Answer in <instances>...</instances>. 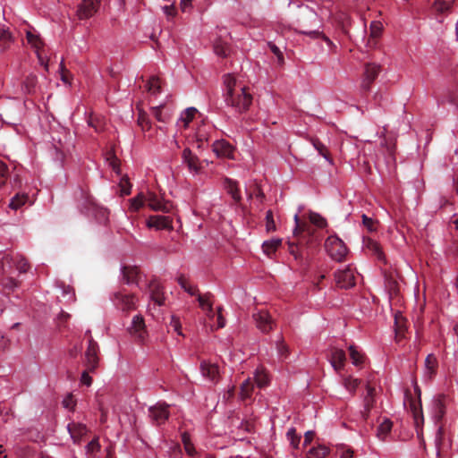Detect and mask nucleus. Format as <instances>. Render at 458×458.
<instances>
[{
  "mask_svg": "<svg viewBox=\"0 0 458 458\" xmlns=\"http://www.w3.org/2000/svg\"><path fill=\"white\" fill-rule=\"evenodd\" d=\"M392 426V421L388 419H385L377 428V437L384 440L387 434L391 431Z\"/></svg>",
  "mask_w": 458,
  "mask_h": 458,
  "instance_id": "41",
  "label": "nucleus"
},
{
  "mask_svg": "<svg viewBox=\"0 0 458 458\" xmlns=\"http://www.w3.org/2000/svg\"><path fill=\"white\" fill-rule=\"evenodd\" d=\"M325 248L328 255L335 261H342L347 254V247L344 242L335 235L327 237Z\"/></svg>",
  "mask_w": 458,
  "mask_h": 458,
  "instance_id": "4",
  "label": "nucleus"
},
{
  "mask_svg": "<svg viewBox=\"0 0 458 458\" xmlns=\"http://www.w3.org/2000/svg\"><path fill=\"white\" fill-rule=\"evenodd\" d=\"M14 267L20 274L26 273L30 267L27 260L21 255H5L2 259V271L5 274Z\"/></svg>",
  "mask_w": 458,
  "mask_h": 458,
  "instance_id": "5",
  "label": "nucleus"
},
{
  "mask_svg": "<svg viewBox=\"0 0 458 458\" xmlns=\"http://www.w3.org/2000/svg\"><path fill=\"white\" fill-rule=\"evenodd\" d=\"M224 84L226 105L240 114L246 112L252 103V96L245 85L233 74L224 76Z\"/></svg>",
  "mask_w": 458,
  "mask_h": 458,
  "instance_id": "1",
  "label": "nucleus"
},
{
  "mask_svg": "<svg viewBox=\"0 0 458 458\" xmlns=\"http://www.w3.org/2000/svg\"><path fill=\"white\" fill-rule=\"evenodd\" d=\"M268 384V377L263 369H256L253 377L246 378L241 385L240 395L242 400L250 398L255 386L259 388L265 387Z\"/></svg>",
  "mask_w": 458,
  "mask_h": 458,
  "instance_id": "3",
  "label": "nucleus"
},
{
  "mask_svg": "<svg viewBox=\"0 0 458 458\" xmlns=\"http://www.w3.org/2000/svg\"><path fill=\"white\" fill-rule=\"evenodd\" d=\"M62 403L65 409L73 411L76 405V401L74 400L73 395L69 394L64 398Z\"/></svg>",
  "mask_w": 458,
  "mask_h": 458,
  "instance_id": "55",
  "label": "nucleus"
},
{
  "mask_svg": "<svg viewBox=\"0 0 458 458\" xmlns=\"http://www.w3.org/2000/svg\"><path fill=\"white\" fill-rule=\"evenodd\" d=\"M375 403V387L368 382L366 386V394L363 396V411L361 416L364 420L369 417L370 410L373 408Z\"/></svg>",
  "mask_w": 458,
  "mask_h": 458,
  "instance_id": "19",
  "label": "nucleus"
},
{
  "mask_svg": "<svg viewBox=\"0 0 458 458\" xmlns=\"http://www.w3.org/2000/svg\"><path fill=\"white\" fill-rule=\"evenodd\" d=\"M309 219L311 224L316 225L318 228H324L327 225V220L320 216L318 213L310 212L309 216Z\"/></svg>",
  "mask_w": 458,
  "mask_h": 458,
  "instance_id": "46",
  "label": "nucleus"
},
{
  "mask_svg": "<svg viewBox=\"0 0 458 458\" xmlns=\"http://www.w3.org/2000/svg\"><path fill=\"white\" fill-rule=\"evenodd\" d=\"M214 52L217 56L225 57L229 54L228 44L221 38H217L214 42Z\"/></svg>",
  "mask_w": 458,
  "mask_h": 458,
  "instance_id": "36",
  "label": "nucleus"
},
{
  "mask_svg": "<svg viewBox=\"0 0 458 458\" xmlns=\"http://www.w3.org/2000/svg\"><path fill=\"white\" fill-rule=\"evenodd\" d=\"M276 350L279 359L284 360L288 355V347L283 341V339H279L276 341Z\"/></svg>",
  "mask_w": 458,
  "mask_h": 458,
  "instance_id": "51",
  "label": "nucleus"
},
{
  "mask_svg": "<svg viewBox=\"0 0 458 458\" xmlns=\"http://www.w3.org/2000/svg\"><path fill=\"white\" fill-rule=\"evenodd\" d=\"M151 113L154 117L160 123H166L172 115V111L169 108L164 110L163 104L152 106Z\"/></svg>",
  "mask_w": 458,
  "mask_h": 458,
  "instance_id": "29",
  "label": "nucleus"
},
{
  "mask_svg": "<svg viewBox=\"0 0 458 458\" xmlns=\"http://www.w3.org/2000/svg\"><path fill=\"white\" fill-rule=\"evenodd\" d=\"M113 302L122 310H130L136 307V299L134 295L122 292L114 293Z\"/></svg>",
  "mask_w": 458,
  "mask_h": 458,
  "instance_id": "13",
  "label": "nucleus"
},
{
  "mask_svg": "<svg viewBox=\"0 0 458 458\" xmlns=\"http://www.w3.org/2000/svg\"><path fill=\"white\" fill-rule=\"evenodd\" d=\"M101 448L99 444V439L98 437H94L88 445L85 446L86 454L89 455V458H93L94 454L98 452Z\"/></svg>",
  "mask_w": 458,
  "mask_h": 458,
  "instance_id": "42",
  "label": "nucleus"
},
{
  "mask_svg": "<svg viewBox=\"0 0 458 458\" xmlns=\"http://www.w3.org/2000/svg\"><path fill=\"white\" fill-rule=\"evenodd\" d=\"M327 357L335 371L339 372L344 368L346 355L343 349L331 347L328 351Z\"/></svg>",
  "mask_w": 458,
  "mask_h": 458,
  "instance_id": "15",
  "label": "nucleus"
},
{
  "mask_svg": "<svg viewBox=\"0 0 458 458\" xmlns=\"http://www.w3.org/2000/svg\"><path fill=\"white\" fill-rule=\"evenodd\" d=\"M11 275L12 271L8 269L5 274L2 272L1 284L4 291H14L19 287V282L15 280Z\"/></svg>",
  "mask_w": 458,
  "mask_h": 458,
  "instance_id": "31",
  "label": "nucleus"
},
{
  "mask_svg": "<svg viewBox=\"0 0 458 458\" xmlns=\"http://www.w3.org/2000/svg\"><path fill=\"white\" fill-rule=\"evenodd\" d=\"M147 225L157 230L172 228V220L167 216H150L147 220Z\"/></svg>",
  "mask_w": 458,
  "mask_h": 458,
  "instance_id": "20",
  "label": "nucleus"
},
{
  "mask_svg": "<svg viewBox=\"0 0 458 458\" xmlns=\"http://www.w3.org/2000/svg\"><path fill=\"white\" fill-rule=\"evenodd\" d=\"M197 113V109L195 107H188L186 108L180 115L177 120V126L180 129H186L189 123L193 119L194 115Z\"/></svg>",
  "mask_w": 458,
  "mask_h": 458,
  "instance_id": "28",
  "label": "nucleus"
},
{
  "mask_svg": "<svg viewBox=\"0 0 458 458\" xmlns=\"http://www.w3.org/2000/svg\"><path fill=\"white\" fill-rule=\"evenodd\" d=\"M182 442L184 445L186 453L189 455L193 456L196 454V450L193 444L191 443V437L187 432L182 434Z\"/></svg>",
  "mask_w": 458,
  "mask_h": 458,
  "instance_id": "45",
  "label": "nucleus"
},
{
  "mask_svg": "<svg viewBox=\"0 0 458 458\" xmlns=\"http://www.w3.org/2000/svg\"><path fill=\"white\" fill-rule=\"evenodd\" d=\"M148 92L151 96H157L161 92V82L159 78L151 77L147 83Z\"/></svg>",
  "mask_w": 458,
  "mask_h": 458,
  "instance_id": "40",
  "label": "nucleus"
},
{
  "mask_svg": "<svg viewBox=\"0 0 458 458\" xmlns=\"http://www.w3.org/2000/svg\"><path fill=\"white\" fill-rule=\"evenodd\" d=\"M286 438L290 442V445L297 449L299 447L301 442V436H298L296 433L295 428H290L286 432Z\"/></svg>",
  "mask_w": 458,
  "mask_h": 458,
  "instance_id": "43",
  "label": "nucleus"
},
{
  "mask_svg": "<svg viewBox=\"0 0 458 458\" xmlns=\"http://www.w3.org/2000/svg\"><path fill=\"white\" fill-rule=\"evenodd\" d=\"M205 315H206V321L204 322V327L206 328H209V326L208 324L209 323H214V319L216 318V314L213 310V309H210L209 310H207L205 312Z\"/></svg>",
  "mask_w": 458,
  "mask_h": 458,
  "instance_id": "62",
  "label": "nucleus"
},
{
  "mask_svg": "<svg viewBox=\"0 0 458 458\" xmlns=\"http://www.w3.org/2000/svg\"><path fill=\"white\" fill-rule=\"evenodd\" d=\"M329 454V448L325 445H318L310 449L307 458H324Z\"/></svg>",
  "mask_w": 458,
  "mask_h": 458,
  "instance_id": "39",
  "label": "nucleus"
},
{
  "mask_svg": "<svg viewBox=\"0 0 458 458\" xmlns=\"http://www.w3.org/2000/svg\"><path fill=\"white\" fill-rule=\"evenodd\" d=\"M182 162L185 164L191 174L196 175L200 172V164L199 157L194 155L191 150L188 148L182 151Z\"/></svg>",
  "mask_w": 458,
  "mask_h": 458,
  "instance_id": "16",
  "label": "nucleus"
},
{
  "mask_svg": "<svg viewBox=\"0 0 458 458\" xmlns=\"http://www.w3.org/2000/svg\"><path fill=\"white\" fill-rule=\"evenodd\" d=\"M349 352L352 362L354 366H359L363 363L364 355L355 345L349 346Z\"/></svg>",
  "mask_w": 458,
  "mask_h": 458,
  "instance_id": "38",
  "label": "nucleus"
},
{
  "mask_svg": "<svg viewBox=\"0 0 458 458\" xmlns=\"http://www.w3.org/2000/svg\"><path fill=\"white\" fill-rule=\"evenodd\" d=\"M29 199V197L27 194H24V193H17L11 200H10V203H9V208L13 209V210H17L19 209L20 208H21L22 206H24L27 201Z\"/></svg>",
  "mask_w": 458,
  "mask_h": 458,
  "instance_id": "37",
  "label": "nucleus"
},
{
  "mask_svg": "<svg viewBox=\"0 0 458 458\" xmlns=\"http://www.w3.org/2000/svg\"><path fill=\"white\" fill-rule=\"evenodd\" d=\"M253 319L256 327L262 333H268L273 329L274 321L266 310H259L253 313Z\"/></svg>",
  "mask_w": 458,
  "mask_h": 458,
  "instance_id": "12",
  "label": "nucleus"
},
{
  "mask_svg": "<svg viewBox=\"0 0 458 458\" xmlns=\"http://www.w3.org/2000/svg\"><path fill=\"white\" fill-rule=\"evenodd\" d=\"M106 162L108 163V165L116 173V174H119L120 173V170H119V162H118V159L113 156V155H109V157H106Z\"/></svg>",
  "mask_w": 458,
  "mask_h": 458,
  "instance_id": "60",
  "label": "nucleus"
},
{
  "mask_svg": "<svg viewBox=\"0 0 458 458\" xmlns=\"http://www.w3.org/2000/svg\"><path fill=\"white\" fill-rule=\"evenodd\" d=\"M81 382L83 385L89 386L92 383V378L89 377L87 371H83L81 377Z\"/></svg>",
  "mask_w": 458,
  "mask_h": 458,
  "instance_id": "63",
  "label": "nucleus"
},
{
  "mask_svg": "<svg viewBox=\"0 0 458 458\" xmlns=\"http://www.w3.org/2000/svg\"><path fill=\"white\" fill-rule=\"evenodd\" d=\"M98 5V0H81L77 10L80 19H87L92 16L97 12Z\"/></svg>",
  "mask_w": 458,
  "mask_h": 458,
  "instance_id": "17",
  "label": "nucleus"
},
{
  "mask_svg": "<svg viewBox=\"0 0 458 458\" xmlns=\"http://www.w3.org/2000/svg\"><path fill=\"white\" fill-rule=\"evenodd\" d=\"M212 147L217 157L233 158V148L228 141L225 140H216Z\"/></svg>",
  "mask_w": 458,
  "mask_h": 458,
  "instance_id": "21",
  "label": "nucleus"
},
{
  "mask_svg": "<svg viewBox=\"0 0 458 458\" xmlns=\"http://www.w3.org/2000/svg\"><path fill=\"white\" fill-rule=\"evenodd\" d=\"M146 206L154 211L169 212L173 205L169 201L164 200L161 197L154 192L148 191L146 194Z\"/></svg>",
  "mask_w": 458,
  "mask_h": 458,
  "instance_id": "8",
  "label": "nucleus"
},
{
  "mask_svg": "<svg viewBox=\"0 0 458 458\" xmlns=\"http://www.w3.org/2000/svg\"><path fill=\"white\" fill-rule=\"evenodd\" d=\"M362 223L369 232H374L377 230L376 222L366 215H362Z\"/></svg>",
  "mask_w": 458,
  "mask_h": 458,
  "instance_id": "59",
  "label": "nucleus"
},
{
  "mask_svg": "<svg viewBox=\"0 0 458 458\" xmlns=\"http://www.w3.org/2000/svg\"><path fill=\"white\" fill-rule=\"evenodd\" d=\"M335 280L341 288L348 289L354 286L356 280L355 268L349 265L342 269H338L335 273Z\"/></svg>",
  "mask_w": 458,
  "mask_h": 458,
  "instance_id": "6",
  "label": "nucleus"
},
{
  "mask_svg": "<svg viewBox=\"0 0 458 458\" xmlns=\"http://www.w3.org/2000/svg\"><path fill=\"white\" fill-rule=\"evenodd\" d=\"M198 301L199 307L203 310L204 312L209 310L212 308V302L209 300V294L205 295H198Z\"/></svg>",
  "mask_w": 458,
  "mask_h": 458,
  "instance_id": "50",
  "label": "nucleus"
},
{
  "mask_svg": "<svg viewBox=\"0 0 458 458\" xmlns=\"http://www.w3.org/2000/svg\"><path fill=\"white\" fill-rule=\"evenodd\" d=\"M128 331L131 336L140 342H143L146 339V326L144 319L140 315H136L132 318V321L128 328Z\"/></svg>",
  "mask_w": 458,
  "mask_h": 458,
  "instance_id": "10",
  "label": "nucleus"
},
{
  "mask_svg": "<svg viewBox=\"0 0 458 458\" xmlns=\"http://www.w3.org/2000/svg\"><path fill=\"white\" fill-rule=\"evenodd\" d=\"M138 123L143 131H148L151 128V123L144 114L139 115Z\"/></svg>",
  "mask_w": 458,
  "mask_h": 458,
  "instance_id": "54",
  "label": "nucleus"
},
{
  "mask_svg": "<svg viewBox=\"0 0 458 458\" xmlns=\"http://www.w3.org/2000/svg\"><path fill=\"white\" fill-rule=\"evenodd\" d=\"M410 408L413 416L414 423L416 427L419 428L424 422L420 400L418 402L411 400L410 403Z\"/></svg>",
  "mask_w": 458,
  "mask_h": 458,
  "instance_id": "30",
  "label": "nucleus"
},
{
  "mask_svg": "<svg viewBox=\"0 0 458 458\" xmlns=\"http://www.w3.org/2000/svg\"><path fill=\"white\" fill-rule=\"evenodd\" d=\"M313 147L318 150V152L327 161H329L326 146L320 142L318 140H311Z\"/></svg>",
  "mask_w": 458,
  "mask_h": 458,
  "instance_id": "52",
  "label": "nucleus"
},
{
  "mask_svg": "<svg viewBox=\"0 0 458 458\" xmlns=\"http://www.w3.org/2000/svg\"><path fill=\"white\" fill-rule=\"evenodd\" d=\"M143 206H146V195L139 194L131 199L130 209L131 211H138Z\"/></svg>",
  "mask_w": 458,
  "mask_h": 458,
  "instance_id": "47",
  "label": "nucleus"
},
{
  "mask_svg": "<svg viewBox=\"0 0 458 458\" xmlns=\"http://www.w3.org/2000/svg\"><path fill=\"white\" fill-rule=\"evenodd\" d=\"M298 32L312 38H318L320 35L321 21L318 13L307 5L299 7L297 13Z\"/></svg>",
  "mask_w": 458,
  "mask_h": 458,
  "instance_id": "2",
  "label": "nucleus"
},
{
  "mask_svg": "<svg viewBox=\"0 0 458 458\" xmlns=\"http://www.w3.org/2000/svg\"><path fill=\"white\" fill-rule=\"evenodd\" d=\"M224 187L235 202H239L242 199V195L238 188V182L228 177H225Z\"/></svg>",
  "mask_w": 458,
  "mask_h": 458,
  "instance_id": "26",
  "label": "nucleus"
},
{
  "mask_svg": "<svg viewBox=\"0 0 458 458\" xmlns=\"http://www.w3.org/2000/svg\"><path fill=\"white\" fill-rule=\"evenodd\" d=\"M445 413V398L438 395L433 400L432 416L436 421L440 420Z\"/></svg>",
  "mask_w": 458,
  "mask_h": 458,
  "instance_id": "25",
  "label": "nucleus"
},
{
  "mask_svg": "<svg viewBox=\"0 0 458 458\" xmlns=\"http://www.w3.org/2000/svg\"><path fill=\"white\" fill-rule=\"evenodd\" d=\"M8 175V168L5 163L0 161V190L4 186Z\"/></svg>",
  "mask_w": 458,
  "mask_h": 458,
  "instance_id": "56",
  "label": "nucleus"
},
{
  "mask_svg": "<svg viewBox=\"0 0 458 458\" xmlns=\"http://www.w3.org/2000/svg\"><path fill=\"white\" fill-rule=\"evenodd\" d=\"M454 0H435L434 8L437 12L445 13L451 10Z\"/></svg>",
  "mask_w": 458,
  "mask_h": 458,
  "instance_id": "44",
  "label": "nucleus"
},
{
  "mask_svg": "<svg viewBox=\"0 0 458 458\" xmlns=\"http://www.w3.org/2000/svg\"><path fill=\"white\" fill-rule=\"evenodd\" d=\"M282 243V239L273 238L271 240L265 241L262 244V249L265 254L271 256L276 252Z\"/></svg>",
  "mask_w": 458,
  "mask_h": 458,
  "instance_id": "34",
  "label": "nucleus"
},
{
  "mask_svg": "<svg viewBox=\"0 0 458 458\" xmlns=\"http://www.w3.org/2000/svg\"><path fill=\"white\" fill-rule=\"evenodd\" d=\"M369 29L371 37L377 38L382 32L383 26L380 21H374L370 23Z\"/></svg>",
  "mask_w": 458,
  "mask_h": 458,
  "instance_id": "53",
  "label": "nucleus"
},
{
  "mask_svg": "<svg viewBox=\"0 0 458 458\" xmlns=\"http://www.w3.org/2000/svg\"><path fill=\"white\" fill-rule=\"evenodd\" d=\"M201 375L210 382L216 383L219 377V369L217 365L208 361L200 363Z\"/></svg>",
  "mask_w": 458,
  "mask_h": 458,
  "instance_id": "22",
  "label": "nucleus"
},
{
  "mask_svg": "<svg viewBox=\"0 0 458 458\" xmlns=\"http://www.w3.org/2000/svg\"><path fill=\"white\" fill-rule=\"evenodd\" d=\"M148 289L150 300L158 306L164 305L165 295L161 284L157 281H153L149 284Z\"/></svg>",
  "mask_w": 458,
  "mask_h": 458,
  "instance_id": "24",
  "label": "nucleus"
},
{
  "mask_svg": "<svg viewBox=\"0 0 458 458\" xmlns=\"http://www.w3.org/2000/svg\"><path fill=\"white\" fill-rule=\"evenodd\" d=\"M98 344L89 336L88 347L85 352L86 361L85 364L89 371H94L98 364Z\"/></svg>",
  "mask_w": 458,
  "mask_h": 458,
  "instance_id": "9",
  "label": "nucleus"
},
{
  "mask_svg": "<svg viewBox=\"0 0 458 458\" xmlns=\"http://www.w3.org/2000/svg\"><path fill=\"white\" fill-rule=\"evenodd\" d=\"M148 415L154 423L161 425L169 417L168 405L165 403H157L155 406L149 407Z\"/></svg>",
  "mask_w": 458,
  "mask_h": 458,
  "instance_id": "14",
  "label": "nucleus"
},
{
  "mask_svg": "<svg viewBox=\"0 0 458 458\" xmlns=\"http://www.w3.org/2000/svg\"><path fill=\"white\" fill-rule=\"evenodd\" d=\"M266 229L267 232H273L276 230V224L271 210H268L266 214Z\"/></svg>",
  "mask_w": 458,
  "mask_h": 458,
  "instance_id": "57",
  "label": "nucleus"
},
{
  "mask_svg": "<svg viewBox=\"0 0 458 458\" xmlns=\"http://www.w3.org/2000/svg\"><path fill=\"white\" fill-rule=\"evenodd\" d=\"M67 430L75 444L80 443L82 437L86 436L89 431L85 424L75 421L68 423Z\"/></svg>",
  "mask_w": 458,
  "mask_h": 458,
  "instance_id": "18",
  "label": "nucleus"
},
{
  "mask_svg": "<svg viewBox=\"0 0 458 458\" xmlns=\"http://www.w3.org/2000/svg\"><path fill=\"white\" fill-rule=\"evenodd\" d=\"M13 41V38L9 29L4 25L0 26V53L8 50Z\"/></svg>",
  "mask_w": 458,
  "mask_h": 458,
  "instance_id": "27",
  "label": "nucleus"
},
{
  "mask_svg": "<svg viewBox=\"0 0 458 458\" xmlns=\"http://www.w3.org/2000/svg\"><path fill=\"white\" fill-rule=\"evenodd\" d=\"M342 384L344 387L352 394H353L360 385V380L352 376H342Z\"/></svg>",
  "mask_w": 458,
  "mask_h": 458,
  "instance_id": "33",
  "label": "nucleus"
},
{
  "mask_svg": "<svg viewBox=\"0 0 458 458\" xmlns=\"http://www.w3.org/2000/svg\"><path fill=\"white\" fill-rule=\"evenodd\" d=\"M178 284L189 294H191V295H196L197 294L198 290H197L196 286L191 285L185 277L180 276L178 278Z\"/></svg>",
  "mask_w": 458,
  "mask_h": 458,
  "instance_id": "49",
  "label": "nucleus"
},
{
  "mask_svg": "<svg viewBox=\"0 0 458 458\" xmlns=\"http://www.w3.org/2000/svg\"><path fill=\"white\" fill-rule=\"evenodd\" d=\"M26 39L28 44L36 51L39 64L45 67H47V61L45 59L43 54L41 53L43 42L38 32L35 30H28L26 31Z\"/></svg>",
  "mask_w": 458,
  "mask_h": 458,
  "instance_id": "7",
  "label": "nucleus"
},
{
  "mask_svg": "<svg viewBox=\"0 0 458 458\" xmlns=\"http://www.w3.org/2000/svg\"><path fill=\"white\" fill-rule=\"evenodd\" d=\"M353 451L351 449H344L341 451L340 458H352Z\"/></svg>",
  "mask_w": 458,
  "mask_h": 458,
  "instance_id": "64",
  "label": "nucleus"
},
{
  "mask_svg": "<svg viewBox=\"0 0 458 458\" xmlns=\"http://www.w3.org/2000/svg\"><path fill=\"white\" fill-rule=\"evenodd\" d=\"M169 326L179 335H182L181 322H180V319L177 317H175V316H172L171 317V320H170Z\"/></svg>",
  "mask_w": 458,
  "mask_h": 458,
  "instance_id": "58",
  "label": "nucleus"
},
{
  "mask_svg": "<svg viewBox=\"0 0 458 458\" xmlns=\"http://www.w3.org/2000/svg\"><path fill=\"white\" fill-rule=\"evenodd\" d=\"M437 368V359L434 354H428L425 360L423 379L425 381H430L436 375Z\"/></svg>",
  "mask_w": 458,
  "mask_h": 458,
  "instance_id": "23",
  "label": "nucleus"
},
{
  "mask_svg": "<svg viewBox=\"0 0 458 458\" xmlns=\"http://www.w3.org/2000/svg\"><path fill=\"white\" fill-rule=\"evenodd\" d=\"M380 72V66L373 63L365 64L364 74L361 81V89L369 90L371 83L377 79Z\"/></svg>",
  "mask_w": 458,
  "mask_h": 458,
  "instance_id": "11",
  "label": "nucleus"
},
{
  "mask_svg": "<svg viewBox=\"0 0 458 458\" xmlns=\"http://www.w3.org/2000/svg\"><path fill=\"white\" fill-rule=\"evenodd\" d=\"M216 325L215 323H209V330L214 331L218 328H223L225 326V319L222 315V307L217 308V314L216 316Z\"/></svg>",
  "mask_w": 458,
  "mask_h": 458,
  "instance_id": "48",
  "label": "nucleus"
},
{
  "mask_svg": "<svg viewBox=\"0 0 458 458\" xmlns=\"http://www.w3.org/2000/svg\"><path fill=\"white\" fill-rule=\"evenodd\" d=\"M122 273L127 284H130L138 282L139 269L137 267H123Z\"/></svg>",
  "mask_w": 458,
  "mask_h": 458,
  "instance_id": "35",
  "label": "nucleus"
},
{
  "mask_svg": "<svg viewBox=\"0 0 458 458\" xmlns=\"http://www.w3.org/2000/svg\"><path fill=\"white\" fill-rule=\"evenodd\" d=\"M37 79L35 76H30L26 79L24 85L28 93L33 91L34 87L36 85Z\"/></svg>",
  "mask_w": 458,
  "mask_h": 458,
  "instance_id": "61",
  "label": "nucleus"
},
{
  "mask_svg": "<svg viewBox=\"0 0 458 458\" xmlns=\"http://www.w3.org/2000/svg\"><path fill=\"white\" fill-rule=\"evenodd\" d=\"M364 246L367 250H369L372 254H374L378 259H384V254L381 250V246L378 242L374 241L371 238H368L364 240Z\"/></svg>",
  "mask_w": 458,
  "mask_h": 458,
  "instance_id": "32",
  "label": "nucleus"
}]
</instances>
